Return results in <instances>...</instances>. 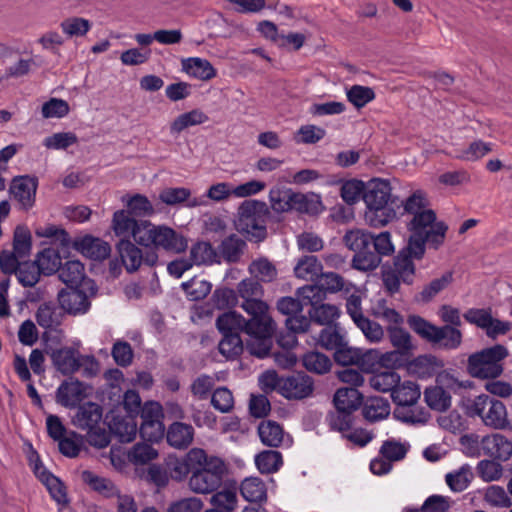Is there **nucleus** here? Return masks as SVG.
I'll return each mask as SVG.
<instances>
[{
	"label": "nucleus",
	"instance_id": "nucleus-36",
	"mask_svg": "<svg viewBox=\"0 0 512 512\" xmlns=\"http://www.w3.org/2000/svg\"><path fill=\"white\" fill-rule=\"evenodd\" d=\"M240 492L249 502H261L267 498L266 485L258 477L245 478L241 483Z\"/></svg>",
	"mask_w": 512,
	"mask_h": 512
},
{
	"label": "nucleus",
	"instance_id": "nucleus-57",
	"mask_svg": "<svg viewBox=\"0 0 512 512\" xmlns=\"http://www.w3.org/2000/svg\"><path fill=\"white\" fill-rule=\"evenodd\" d=\"M388 333L391 344L396 348L395 351H400L403 356L409 355L414 349L411 335L406 330L394 326L388 328Z\"/></svg>",
	"mask_w": 512,
	"mask_h": 512
},
{
	"label": "nucleus",
	"instance_id": "nucleus-19",
	"mask_svg": "<svg viewBox=\"0 0 512 512\" xmlns=\"http://www.w3.org/2000/svg\"><path fill=\"white\" fill-rule=\"evenodd\" d=\"M51 360L56 368L63 375H71L79 370L81 366L80 353L72 347H62L51 353Z\"/></svg>",
	"mask_w": 512,
	"mask_h": 512
},
{
	"label": "nucleus",
	"instance_id": "nucleus-16",
	"mask_svg": "<svg viewBox=\"0 0 512 512\" xmlns=\"http://www.w3.org/2000/svg\"><path fill=\"white\" fill-rule=\"evenodd\" d=\"M313 389V379L304 373L281 378L279 383L280 394L290 400L307 398L313 393Z\"/></svg>",
	"mask_w": 512,
	"mask_h": 512
},
{
	"label": "nucleus",
	"instance_id": "nucleus-27",
	"mask_svg": "<svg viewBox=\"0 0 512 512\" xmlns=\"http://www.w3.org/2000/svg\"><path fill=\"white\" fill-rule=\"evenodd\" d=\"M319 301L320 300H318V296H316L313 301H309V303L312 305V308L309 311L310 319L320 325L330 326L331 323L340 317L341 310L337 305L334 304H318Z\"/></svg>",
	"mask_w": 512,
	"mask_h": 512
},
{
	"label": "nucleus",
	"instance_id": "nucleus-18",
	"mask_svg": "<svg viewBox=\"0 0 512 512\" xmlns=\"http://www.w3.org/2000/svg\"><path fill=\"white\" fill-rule=\"evenodd\" d=\"M147 221H136L130 217L129 213L125 210H118L113 214L112 229L116 236L122 239H129L130 237L138 244V232H140Z\"/></svg>",
	"mask_w": 512,
	"mask_h": 512
},
{
	"label": "nucleus",
	"instance_id": "nucleus-46",
	"mask_svg": "<svg viewBox=\"0 0 512 512\" xmlns=\"http://www.w3.org/2000/svg\"><path fill=\"white\" fill-rule=\"evenodd\" d=\"M36 267L39 268L40 274L51 275L59 271L61 267V258L59 253L51 248L44 249L37 256Z\"/></svg>",
	"mask_w": 512,
	"mask_h": 512
},
{
	"label": "nucleus",
	"instance_id": "nucleus-29",
	"mask_svg": "<svg viewBox=\"0 0 512 512\" xmlns=\"http://www.w3.org/2000/svg\"><path fill=\"white\" fill-rule=\"evenodd\" d=\"M334 405L337 410L353 412L363 401L362 394L356 388H339L334 394Z\"/></svg>",
	"mask_w": 512,
	"mask_h": 512
},
{
	"label": "nucleus",
	"instance_id": "nucleus-43",
	"mask_svg": "<svg viewBox=\"0 0 512 512\" xmlns=\"http://www.w3.org/2000/svg\"><path fill=\"white\" fill-rule=\"evenodd\" d=\"M258 434L261 442L269 447H278L281 445L284 437L282 427L274 421H263L258 426Z\"/></svg>",
	"mask_w": 512,
	"mask_h": 512
},
{
	"label": "nucleus",
	"instance_id": "nucleus-1",
	"mask_svg": "<svg viewBox=\"0 0 512 512\" xmlns=\"http://www.w3.org/2000/svg\"><path fill=\"white\" fill-rule=\"evenodd\" d=\"M405 213L411 215L407 224L410 233L408 240L409 252L421 259L426 250V243L437 249L445 239L447 225L437 221L436 213L429 207L426 194L417 190L404 203Z\"/></svg>",
	"mask_w": 512,
	"mask_h": 512
},
{
	"label": "nucleus",
	"instance_id": "nucleus-38",
	"mask_svg": "<svg viewBox=\"0 0 512 512\" xmlns=\"http://www.w3.org/2000/svg\"><path fill=\"white\" fill-rule=\"evenodd\" d=\"M255 464L262 474L276 473L283 465L282 454L276 450H264L255 456Z\"/></svg>",
	"mask_w": 512,
	"mask_h": 512
},
{
	"label": "nucleus",
	"instance_id": "nucleus-45",
	"mask_svg": "<svg viewBox=\"0 0 512 512\" xmlns=\"http://www.w3.org/2000/svg\"><path fill=\"white\" fill-rule=\"evenodd\" d=\"M219 255L208 242H198L191 247L190 260L193 265L213 264L219 262Z\"/></svg>",
	"mask_w": 512,
	"mask_h": 512
},
{
	"label": "nucleus",
	"instance_id": "nucleus-39",
	"mask_svg": "<svg viewBox=\"0 0 512 512\" xmlns=\"http://www.w3.org/2000/svg\"><path fill=\"white\" fill-rule=\"evenodd\" d=\"M109 426L111 431L122 443H130L136 438L138 429L133 416L114 418Z\"/></svg>",
	"mask_w": 512,
	"mask_h": 512
},
{
	"label": "nucleus",
	"instance_id": "nucleus-5",
	"mask_svg": "<svg viewBox=\"0 0 512 512\" xmlns=\"http://www.w3.org/2000/svg\"><path fill=\"white\" fill-rule=\"evenodd\" d=\"M407 323L421 338L441 348L454 350L462 343L461 331L451 325L439 327L418 315H410Z\"/></svg>",
	"mask_w": 512,
	"mask_h": 512
},
{
	"label": "nucleus",
	"instance_id": "nucleus-21",
	"mask_svg": "<svg viewBox=\"0 0 512 512\" xmlns=\"http://www.w3.org/2000/svg\"><path fill=\"white\" fill-rule=\"evenodd\" d=\"M102 415L103 411L100 405L88 402L79 407L72 423L79 429L92 431L101 423Z\"/></svg>",
	"mask_w": 512,
	"mask_h": 512
},
{
	"label": "nucleus",
	"instance_id": "nucleus-41",
	"mask_svg": "<svg viewBox=\"0 0 512 512\" xmlns=\"http://www.w3.org/2000/svg\"><path fill=\"white\" fill-rule=\"evenodd\" d=\"M82 479L94 491L98 492L104 497L110 498L118 495L119 491L110 479L100 477L88 470L82 472Z\"/></svg>",
	"mask_w": 512,
	"mask_h": 512
},
{
	"label": "nucleus",
	"instance_id": "nucleus-31",
	"mask_svg": "<svg viewBox=\"0 0 512 512\" xmlns=\"http://www.w3.org/2000/svg\"><path fill=\"white\" fill-rule=\"evenodd\" d=\"M420 387L412 381L399 383L391 395L393 401L399 406H412L420 398Z\"/></svg>",
	"mask_w": 512,
	"mask_h": 512
},
{
	"label": "nucleus",
	"instance_id": "nucleus-8",
	"mask_svg": "<svg viewBox=\"0 0 512 512\" xmlns=\"http://www.w3.org/2000/svg\"><path fill=\"white\" fill-rule=\"evenodd\" d=\"M138 244L144 247L162 248L166 251L180 253L186 250L187 240L173 229L164 225H154L147 221L138 232Z\"/></svg>",
	"mask_w": 512,
	"mask_h": 512
},
{
	"label": "nucleus",
	"instance_id": "nucleus-54",
	"mask_svg": "<svg viewBox=\"0 0 512 512\" xmlns=\"http://www.w3.org/2000/svg\"><path fill=\"white\" fill-rule=\"evenodd\" d=\"M476 471L484 482H494L502 478L504 468L500 461L491 458L479 461L476 466Z\"/></svg>",
	"mask_w": 512,
	"mask_h": 512
},
{
	"label": "nucleus",
	"instance_id": "nucleus-37",
	"mask_svg": "<svg viewBox=\"0 0 512 512\" xmlns=\"http://www.w3.org/2000/svg\"><path fill=\"white\" fill-rule=\"evenodd\" d=\"M401 381L400 375L392 370L374 372L369 379L370 386L379 392L393 393V390Z\"/></svg>",
	"mask_w": 512,
	"mask_h": 512
},
{
	"label": "nucleus",
	"instance_id": "nucleus-15",
	"mask_svg": "<svg viewBox=\"0 0 512 512\" xmlns=\"http://www.w3.org/2000/svg\"><path fill=\"white\" fill-rule=\"evenodd\" d=\"M464 318L484 330L486 335L493 340L500 335H505L512 328L511 322L494 318L491 309H469L464 314Z\"/></svg>",
	"mask_w": 512,
	"mask_h": 512
},
{
	"label": "nucleus",
	"instance_id": "nucleus-34",
	"mask_svg": "<svg viewBox=\"0 0 512 512\" xmlns=\"http://www.w3.org/2000/svg\"><path fill=\"white\" fill-rule=\"evenodd\" d=\"M249 323H251V318L247 320L235 311L220 315L216 321L217 327L222 333H238L239 331L246 333Z\"/></svg>",
	"mask_w": 512,
	"mask_h": 512
},
{
	"label": "nucleus",
	"instance_id": "nucleus-12",
	"mask_svg": "<svg viewBox=\"0 0 512 512\" xmlns=\"http://www.w3.org/2000/svg\"><path fill=\"white\" fill-rule=\"evenodd\" d=\"M237 291L242 298L240 306L250 315L251 319L271 317L269 314V306L262 300L264 291L258 281L254 279H244L238 284Z\"/></svg>",
	"mask_w": 512,
	"mask_h": 512
},
{
	"label": "nucleus",
	"instance_id": "nucleus-59",
	"mask_svg": "<svg viewBox=\"0 0 512 512\" xmlns=\"http://www.w3.org/2000/svg\"><path fill=\"white\" fill-rule=\"evenodd\" d=\"M484 500L492 507L509 508L512 506V500L502 486H488L483 494Z\"/></svg>",
	"mask_w": 512,
	"mask_h": 512
},
{
	"label": "nucleus",
	"instance_id": "nucleus-2",
	"mask_svg": "<svg viewBox=\"0 0 512 512\" xmlns=\"http://www.w3.org/2000/svg\"><path fill=\"white\" fill-rule=\"evenodd\" d=\"M363 201L364 219L370 227H384L396 218V211L391 205L392 188L388 180H370L366 184Z\"/></svg>",
	"mask_w": 512,
	"mask_h": 512
},
{
	"label": "nucleus",
	"instance_id": "nucleus-56",
	"mask_svg": "<svg viewBox=\"0 0 512 512\" xmlns=\"http://www.w3.org/2000/svg\"><path fill=\"white\" fill-rule=\"evenodd\" d=\"M365 190L366 184L363 181L351 179L342 183L340 195L346 204L353 205L357 203L360 198L363 199Z\"/></svg>",
	"mask_w": 512,
	"mask_h": 512
},
{
	"label": "nucleus",
	"instance_id": "nucleus-32",
	"mask_svg": "<svg viewBox=\"0 0 512 512\" xmlns=\"http://www.w3.org/2000/svg\"><path fill=\"white\" fill-rule=\"evenodd\" d=\"M413 259H417L409 252L408 246L403 249L394 259L391 267L401 278L403 283L411 284L415 274Z\"/></svg>",
	"mask_w": 512,
	"mask_h": 512
},
{
	"label": "nucleus",
	"instance_id": "nucleus-24",
	"mask_svg": "<svg viewBox=\"0 0 512 512\" xmlns=\"http://www.w3.org/2000/svg\"><path fill=\"white\" fill-rule=\"evenodd\" d=\"M443 367V361L434 355H420L408 363L409 372L422 379L434 376Z\"/></svg>",
	"mask_w": 512,
	"mask_h": 512
},
{
	"label": "nucleus",
	"instance_id": "nucleus-55",
	"mask_svg": "<svg viewBox=\"0 0 512 512\" xmlns=\"http://www.w3.org/2000/svg\"><path fill=\"white\" fill-rule=\"evenodd\" d=\"M182 289L191 301H198L204 299L212 289L209 281L194 277L189 281L181 284Z\"/></svg>",
	"mask_w": 512,
	"mask_h": 512
},
{
	"label": "nucleus",
	"instance_id": "nucleus-10",
	"mask_svg": "<svg viewBox=\"0 0 512 512\" xmlns=\"http://www.w3.org/2000/svg\"><path fill=\"white\" fill-rule=\"evenodd\" d=\"M276 324L272 317L262 319H251L246 334L250 336L246 348L251 355L264 358L269 355L272 347V336Z\"/></svg>",
	"mask_w": 512,
	"mask_h": 512
},
{
	"label": "nucleus",
	"instance_id": "nucleus-51",
	"mask_svg": "<svg viewBox=\"0 0 512 512\" xmlns=\"http://www.w3.org/2000/svg\"><path fill=\"white\" fill-rule=\"evenodd\" d=\"M302 364L308 371L316 374H325L330 371L332 366L328 356L316 351L304 354Z\"/></svg>",
	"mask_w": 512,
	"mask_h": 512
},
{
	"label": "nucleus",
	"instance_id": "nucleus-40",
	"mask_svg": "<svg viewBox=\"0 0 512 512\" xmlns=\"http://www.w3.org/2000/svg\"><path fill=\"white\" fill-rule=\"evenodd\" d=\"M295 192L291 189L274 187L269 191L271 208L276 213H285L293 210Z\"/></svg>",
	"mask_w": 512,
	"mask_h": 512
},
{
	"label": "nucleus",
	"instance_id": "nucleus-23",
	"mask_svg": "<svg viewBox=\"0 0 512 512\" xmlns=\"http://www.w3.org/2000/svg\"><path fill=\"white\" fill-rule=\"evenodd\" d=\"M182 71L188 76L201 80L209 81L216 77L217 72L213 65L204 58L189 57L181 61Z\"/></svg>",
	"mask_w": 512,
	"mask_h": 512
},
{
	"label": "nucleus",
	"instance_id": "nucleus-52",
	"mask_svg": "<svg viewBox=\"0 0 512 512\" xmlns=\"http://www.w3.org/2000/svg\"><path fill=\"white\" fill-rule=\"evenodd\" d=\"M56 399L64 407L75 406L81 400L79 382H64L56 391Z\"/></svg>",
	"mask_w": 512,
	"mask_h": 512
},
{
	"label": "nucleus",
	"instance_id": "nucleus-64",
	"mask_svg": "<svg viewBox=\"0 0 512 512\" xmlns=\"http://www.w3.org/2000/svg\"><path fill=\"white\" fill-rule=\"evenodd\" d=\"M211 504L221 511H232L237 504V493L235 488H224L213 494Z\"/></svg>",
	"mask_w": 512,
	"mask_h": 512
},
{
	"label": "nucleus",
	"instance_id": "nucleus-48",
	"mask_svg": "<svg viewBox=\"0 0 512 512\" xmlns=\"http://www.w3.org/2000/svg\"><path fill=\"white\" fill-rule=\"evenodd\" d=\"M322 209V202L318 195L295 192L293 210L300 213L316 215L320 213Z\"/></svg>",
	"mask_w": 512,
	"mask_h": 512
},
{
	"label": "nucleus",
	"instance_id": "nucleus-33",
	"mask_svg": "<svg viewBox=\"0 0 512 512\" xmlns=\"http://www.w3.org/2000/svg\"><path fill=\"white\" fill-rule=\"evenodd\" d=\"M208 119V116L200 109H193L182 113L171 122L170 133L179 134L189 127L207 122Z\"/></svg>",
	"mask_w": 512,
	"mask_h": 512
},
{
	"label": "nucleus",
	"instance_id": "nucleus-35",
	"mask_svg": "<svg viewBox=\"0 0 512 512\" xmlns=\"http://www.w3.org/2000/svg\"><path fill=\"white\" fill-rule=\"evenodd\" d=\"M191 191L185 187H168L159 193V199L162 203L170 206L188 202L189 207H196L201 204L197 199L190 200Z\"/></svg>",
	"mask_w": 512,
	"mask_h": 512
},
{
	"label": "nucleus",
	"instance_id": "nucleus-6",
	"mask_svg": "<svg viewBox=\"0 0 512 512\" xmlns=\"http://www.w3.org/2000/svg\"><path fill=\"white\" fill-rule=\"evenodd\" d=\"M465 408L468 416H478L484 425L493 429H505L509 425L506 406L489 395L481 394L467 400Z\"/></svg>",
	"mask_w": 512,
	"mask_h": 512
},
{
	"label": "nucleus",
	"instance_id": "nucleus-53",
	"mask_svg": "<svg viewBox=\"0 0 512 512\" xmlns=\"http://www.w3.org/2000/svg\"><path fill=\"white\" fill-rule=\"evenodd\" d=\"M345 336L336 328L328 326L321 330L317 338V344L330 351H336L345 344Z\"/></svg>",
	"mask_w": 512,
	"mask_h": 512
},
{
	"label": "nucleus",
	"instance_id": "nucleus-3",
	"mask_svg": "<svg viewBox=\"0 0 512 512\" xmlns=\"http://www.w3.org/2000/svg\"><path fill=\"white\" fill-rule=\"evenodd\" d=\"M268 206L259 200H245L238 208L236 228L249 241L260 242L267 236Z\"/></svg>",
	"mask_w": 512,
	"mask_h": 512
},
{
	"label": "nucleus",
	"instance_id": "nucleus-22",
	"mask_svg": "<svg viewBox=\"0 0 512 512\" xmlns=\"http://www.w3.org/2000/svg\"><path fill=\"white\" fill-rule=\"evenodd\" d=\"M58 301L61 308L70 314L86 313L90 307L87 295L78 289L61 290L58 294Z\"/></svg>",
	"mask_w": 512,
	"mask_h": 512
},
{
	"label": "nucleus",
	"instance_id": "nucleus-61",
	"mask_svg": "<svg viewBox=\"0 0 512 512\" xmlns=\"http://www.w3.org/2000/svg\"><path fill=\"white\" fill-rule=\"evenodd\" d=\"M25 261L31 252V234L23 227H17L14 231L13 251Z\"/></svg>",
	"mask_w": 512,
	"mask_h": 512
},
{
	"label": "nucleus",
	"instance_id": "nucleus-11",
	"mask_svg": "<svg viewBox=\"0 0 512 512\" xmlns=\"http://www.w3.org/2000/svg\"><path fill=\"white\" fill-rule=\"evenodd\" d=\"M225 471L224 462L216 456H211L206 467L195 470L190 479V489L198 494H209L217 490L221 483Z\"/></svg>",
	"mask_w": 512,
	"mask_h": 512
},
{
	"label": "nucleus",
	"instance_id": "nucleus-4",
	"mask_svg": "<svg viewBox=\"0 0 512 512\" xmlns=\"http://www.w3.org/2000/svg\"><path fill=\"white\" fill-rule=\"evenodd\" d=\"M509 356L507 347L496 344L472 353L467 360L468 373L478 379H495L503 371V360Z\"/></svg>",
	"mask_w": 512,
	"mask_h": 512
},
{
	"label": "nucleus",
	"instance_id": "nucleus-17",
	"mask_svg": "<svg viewBox=\"0 0 512 512\" xmlns=\"http://www.w3.org/2000/svg\"><path fill=\"white\" fill-rule=\"evenodd\" d=\"M123 265L128 272L138 270L141 263L145 261L148 265L153 266L158 259L155 252L148 253L143 258L142 251L130 241V239H121L117 245Z\"/></svg>",
	"mask_w": 512,
	"mask_h": 512
},
{
	"label": "nucleus",
	"instance_id": "nucleus-30",
	"mask_svg": "<svg viewBox=\"0 0 512 512\" xmlns=\"http://www.w3.org/2000/svg\"><path fill=\"white\" fill-rule=\"evenodd\" d=\"M63 313L53 303H43L36 312V321L44 329L55 330L62 322Z\"/></svg>",
	"mask_w": 512,
	"mask_h": 512
},
{
	"label": "nucleus",
	"instance_id": "nucleus-26",
	"mask_svg": "<svg viewBox=\"0 0 512 512\" xmlns=\"http://www.w3.org/2000/svg\"><path fill=\"white\" fill-rule=\"evenodd\" d=\"M473 479V469L469 464H463L445 475V483L454 493H460L466 490Z\"/></svg>",
	"mask_w": 512,
	"mask_h": 512
},
{
	"label": "nucleus",
	"instance_id": "nucleus-42",
	"mask_svg": "<svg viewBox=\"0 0 512 512\" xmlns=\"http://www.w3.org/2000/svg\"><path fill=\"white\" fill-rule=\"evenodd\" d=\"M390 414V404L382 397H370L363 408L365 419L376 422L387 418Z\"/></svg>",
	"mask_w": 512,
	"mask_h": 512
},
{
	"label": "nucleus",
	"instance_id": "nucleus-44",
	"mask_svg": "<svg viewBox=\"0 0 512 512\" xmlns=\"http://www.w3.org/2000/svg\"><path fill=\"white\" fill-rule=\"evenodd\" d=\"M122 201L126 204L127 212L134 216L146 217L155 213L152 203L145 195L124 196Z\"/></svg>",
	"mask_w": 512,
	"mask_h": 512
},
{
	"label": "nucleus",
	"instance_id": "nucleus-20",
	"mask_svg": "<svg viewBox=\"0 0 512 512\" xmlns=\"http://www.w3.org/2000/svg\"><path fill=\"white\" fill-rule=\"evenodd\" d=\"M73 247L85 257L93 260H104L111 252V247L106 241L90 235L75 240Z\"/></svg>",
	"mask_w": 512,
	"mask_h": 512
},
{
	"label": "nucleus",
	"instance_id": "nucleus-28",
	"mask_svg": "<svg viewBox=\"0 0 512 512\" xmlns=\"http://www.w3.org/2000/svg\"><path fill=\"white\" fill-rule=\"evenodd\" d=\"M323 270L322 263L316 256L305 255L301 257L294 267V274L297 278L306 281H315Z\"/></svg>",
	"mask_w": 512,
	"mask_h": 512
},
{
	"label": "nucleus",
	"instance_id": "nucleus-62",
	"mask_svg": "<svg viewBox=\"0 0 512 512\" xmlns=\"http://www.w3.org/2000/svg\"><path fill=\"white\" fill-rule=\"evenodd\" d=\"M78 143V137L73 132H58L43 140V145L47 149L64 150Z\"/></svg>",
	"mask_w": 512,
	"mask_h": 512
},
{
	"label": "nucleus",
	"instance_id": "nucleus-9",
	"mask_svg": "<svg viewBox=\"0 0 512 512\" xmlns=\"http://www.w3.org/2000/svg\"><path fill=\"white\" fill-rule=\"evenodd\" d=\"M461 443L467 447L479 446L484 455L497 461L505 462L512 457V440L501 433L488 434L480 441L478 436L466 435L461 438Z\"/></svg>",
	"mask_w": 512,
	"mask_h": 512
},
{
	"label": "nucleus",
	"instance_id": "nucleus-25",
	"mask_svg": "<svg viewBox=\"0 0 512 512\" xmlns=\"http://www.w3.org/2000/svg\"><path fill=\"white\" fill-rule=\"evenodd\" d=\"M194 428L183 422L172 423L167 430L166 439L170 446L176 449H185L193 441Z\"/></svg>",
	"mask_w": 512,
	"mask_h": 512
},
{
	"label": "nucleus",
	"instance_id": "nucleus-60",
	"mask_svg": "<svg viewBox=\"0 0 512 512\" xmlns=\"http://www.w3.org/2000/svg\"><path fill=\"white\" fill-rule=\"evenodd\" d=\"M223 338L219 342V351L226 358H234L243 350V343L239 333H222Z\"/></svg>",
	"mask_w": 512,
	"mask_h": 512
},
{
	"label": "nucleus",
	"instance_id": "nucleus-50",
	"mask_svg": "<svg viewBox=\"0 0 512 512\" xmlns=\"http://www.w3.org/2000/svg\"><path fill=\"white\" fill-rule=\"evenodd\" d=\"M245 246L246 244L243 240L236 235H231L222 241L219 247L220 255L229 263L237 262L240 259Z\"/></svg>",
	"mask_w": 512,
	"mask_h": 512
},
{
	"label": "nucleus",
	"instance_id": "nucleus-58",
	"mask_svg": "<svg viewBox=\"0 0 512 512\" xmlns=\"http://www.w3.org/2000/svg\"><path fill=\"white\" fill-rule=\"evenodd\" d=\"M348 101L360 109L375 99V92L372 88L362 85H353L346 91Z\"/></svg>",
	"mask_w": 512,
	"mask_h": 512
},
{
	"label": "nucleus",
	"instance_id": "nucleus-63",
	"mask_svg": "<svg viewBox=\"0 0 512 512\" xmlns=\"http://www.w3.org/2000/svg\"><path fill=\"white\" fill-rule=\"evenodd\" d=\"M60 27L69 37H81L88 33L91 24L87 19L81 17H70L60 23Z\"/></svg>",
	"mask_w": 512,
	"mask_h": 512
},
{
	"label": "nucleus",
	"instance_id": "nucleus-47",
	"mask_svg": "<svg viewBox=\"0 0 512 512\" xmlns=\"http://www.w3.org/2000/svg\"><path fill=\"white\" fill-rule=\"evenodd\" d=\"M427 405L436 411H446L451 406V396L442 387H429L424 392Z\"/></svg>",
	"mask_w": 512,
	"mask_h": 512
},
{
	"label": "nucleus",
	"instance_id": "nucleus-7",
	"mask_svg": "<svg viewBox=\"0 0 512 512\" xmlns=\"http://www.w3.org/2000/svg\"><path fill=\"white\" fill-rule=\"evenodd\" d=\"M373 235L361 229L346 232L343 241L348 249L355 252L352 267L359 271H372L381 263V258L369 250Z\"/></svg>",
	"mask_w": 512,
	"mask_h": 512
},
{
	"label": "nucleus",
	"instance_id": "nucleus-49",
	"mask_svg": "<svg viewBox=\"0 0 512 512\" xmlns=\"http://www.w3.org/2000/svg\"><path fill=\"white\" fill-rule=\"evenodd\" d=\"M84 276V265L78 260L67 261L59 269L60 280L71 287L81 283Z\"/></svg>",
	"mask_w": 512,
	"mask_h": 512
},
{
	"label": "nucleus",
	"instance_id": "nucleus-14",
	"mask_svg": "<svg viewBox=\"0 0 512 512\" xmlns=\"http://www.w3.org/2000/svg\"><path fill=\"white\" fill-rule=\"evenodd\" d=\"M39 181L36 176H15L9 186V195L22 211L31 210L36 203Z\"/></svg>",
	"mask_w": 512,
	"mask_h": 512
},
{
	"label": "nucleus",
	"instance_id": "nucleus-13",
	"mask_svg": "<svg viewBox=\"0 0 512 512\" xmlns=\"http://www.w3.org/2000/svg\"><path fill=\"white\" fill-rule=\"evenodd\" d=\"M354 289L355 286L351 282L345 281L341 275L335 272H327L321 273L318 284L303 286L298 289L297 293L303 299L313 301L316 296H318V300H322L323 291L328 293H336L339 291L351 293Z\"/></svg>",
	"mask_w": 512,
	"mask_h": 512
}]
</instances>
